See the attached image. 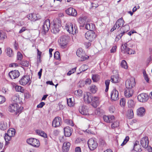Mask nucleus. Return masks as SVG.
Here are the masks:
<instances>
[{
  "instance_id": "1",
  "label": "nucleus",
  "mask_w": 152,
  "mask_h": 152,
  "mask_svg": "<svg viewBox=\"0 0 152 152\" xmlns=\"http://www.w3.org/2000/svg\"><path fill=\"white\" fill-rule=\"evenodd\" d=\"M65 29L70 34H74L76 33L77 27L72 23H68L66 25Z\"/></svg>"
},
{
  "instance_id": "2",
  "label": "nucleus",
  "mask_w": 152,
  "mask_h": 152,
  "mask_svg": "<svg viewBox=\"0 0 152 152\" xmlns=\"http://www.w3.org/2000/svg\"><path fill=\"white\" fill-rule=\"evenodd\" d=\"M88 144L90 149L92 151L95 149L98 146L96 139L94 138L90 139L88 141Z\"/></svg>"
},
{
  "instance_id": "3",
  "label": "nucleus",
  "mask_w": 152,
  "mask_h": 152,
  "mask_svg": "<svg viewBox=\"0 0 152 152\" xmlns=\"http://www.w3.org/2000/svg\"><path fill=\"white\" fill-rule=\"evenodd\" d=\"M69 40V37L67 35L61 36L58 40L60 45L62 47L66 46Z\"/></svg>"
},
{
  "instance_id": "4",
  "label": "nucleus",
  "mask_w": 152,
  "mask_h": 152,
  "mask_svg": "<svg viewBox=\"0 0 152 152\" xmlns=\"http://www.w3.org/2000/svg\"><path fill=\"white\" fill-rule=\"evenodd\" d=\"M20 83L22 85L24 86L28 84L30 85L31 81L30 79V76L28 75L23 76L19 80Z\"/></svg>"
},
{
  "instance_id": "5",
  "label": "nucleus",
  "mask_w": 152,
  "mask_h": 152,
  "mask_svg": "<svg viewBox=\"0 0 152 152\" xmlns=\"http://www.w3.org/2000/svg\"><path fill=\"white\" fill-rule=\"evenodd\" d=\"M61 26V24L58 20L56 21L54 23L53 26L51 30L52 32L55 34L58 33L60 31Z\"/></svg>"
},
{
  "instance_id": "6",
  "label": "nucleus",
  "mask_w": 152,
  "mask_h": 152,
  "mask_svg": "<svg viewBox=\"0 0 152 152\" xmlns=\"http://www.w3.org/2000/svg\"><path fill=\"white\" fill-rule=\"evenodd\" d=\"M26 142L28 144L34 147H38L40 145L39 141L35 138H30L27 140Z\"/></svg>"
},
{
  "instance_id": "7",
  "label": "nucleus",
  "mask_w": 152,
  "mask_h": 152,
  "mask_svg": "<svg viewBox=\"0 0 152 152\" xmlns=\"http://www.w3.org/2000/svg\"><path fill=\"white\" fill-rule=\"evenodd\" d=\"M135 82L134 78L131 77L129 79H127L126 81L125 85L126 88L132 89L135 86Z\"/></svg>"
},
{
  "instance_id": "8",
  "label": "nucleus",
  "mask_w": 152,
  "mask_h": 152,
  "mask_svg": "<svg viewBox=\"0 0 152 152\" xmlns=\"http://www.w3.org/2000/svg\"><path fill=\"white\" fill-rule=\"evenodd\" d=\"M85 36L88 40L92 41L96 38V35L93 31H88L85 33Z\"/></svg>"
},
{
  "instance_id": "9",
  "label": "nucleus",
  "mask_w": 152,
  "mask_h": 152,
  "mask_svg": "<svg viewBox=\"0 0 152 152\" xmlns=\"http://www.w3.org/2000/svg\"><path fill=\"white\" fill-rule=\"evenodd\" d=\"M88 107L86 105H82L79 107V111L82 115H87L88 114Z\"/></svg>"
},
{
  "instance_id": "10",
  "label": "nucleus",
  "mask_w": 152,
  "mask_h": 152,
  "mask_svg": "<svg viewBox=\"0 0 152 152\" xmlns=\"http://www.w3.org/2000/svg\"><path fill=\"white\" fill-rule=\"evenodd\" d=\"M76 54L80 58V60L81 61H84L88 59L87 57L85 56V54L83 52V50L81 48H79L77 50Z\"/></svg>"
},
{
  "instance_id": "11",
  "label": "nucleus",
  "mask_w": 152,
  "mask_h": 152,
  "mask_svg": "<svg viewBox=\"0 0 152 152\" xmlns=\"http://www.w3.org/2000/svg\"><path fill=\"white\" fill-rule=\"evenodd\" d=\"M137 99L138 101L140 102H145L148 99V95L145 93H142L137 96Z\"/></svg>"
},
{
  "instance_id": "12",
  "label": "nucleus",
  "mask_w": 152,
  "mask_h": 152,
  "mask_svg": "<svg viewBox=\"0 0 152 152\" xmlns=\"http://www.w3.org/2000/svg\"><path fill=\"white\" fill-rule=\"evenodd\" d=\"M61 119L59 117H55L53 119L52 122V126L54 127H59L61 123Z\"/></svg>"
},
{
  "instance_id": "13",
  "label": "nucleus",
  "mask_w": 152,
  "mask_h": 152,
  "mask_svg": "<svg viewBox=\"0 0 152 152\" xmlns=\"http://www.w3.org/2000/svg\"><path fill=\"white\" fill-rule=\"evenodd\" d=\"M140 143L144 148H147L148 146L149 140L147 136H145L141 139Z\"/></svg>"
},
{
  "instance_id": "14",
  "label": "nucleus",
  "mask_w": 152,
  "mask_h": 152,
  "mask_svg": "<svg viewBox=\"0 0 152 152\" xmlns=\"http://www.w3.org/2000/svg\"><path fill=\"white\" fill-rule=\"evenodd\" d=\"M27 18L31 21H35L40 18V16L39 14L31 13L27 15Z\"/></svg>"
},
{
  "instance_id": "15",
  "label": "nucleus",
  "mask_w": 152,
  "mask_h": 152,
  "mask_svg": "<svg viewBox=\"0 0 152 152\" xmlns=\"http://www.w3.org/2000/svg\"><path fill=\"white\" fill-rule=\"evenodd\" d=\"M111 98L112 100L116 101L118 100V92L115 89H113L111 93Z\"/></svg>"
},
{
  "instance_id": "16",
  "label": "nucleus",
  "mask_w": 152,
  "mask_h": 152,
  "mask_svg": "<svg viewBox=\"0 0 152 152\" xmlns=\"http://www.w3.org/2000/svg\"><path fill=\"white\" fill-rule=\"evenodd\" d=\"M9 75L12 79H15L17 78L20 75V73L18 70H14L10 72Z\"/></svg>"
},
{
  "instance_id": "17",
  "label": "nucleus",
  "mask_w": 152,
  "mask_h": 152,
  "mask_svg": "<svg viewBox=\"0 0 152 152\" xmlns=\"http://www.w3.org/2000/svg\"><path fill=\"white\" fill-rule=\"evenodd\" d=\"M92 96L89 92H87L84 95V101L86 103H89L92 101Z\"/></svg>"
},
{
  "instance_id": "18",
  "label": "nucleus",
  "mask_w": 152,
  "mask_h": 152,
  "mask_svg": "<svg viewBox=\"0 0 152 152\" xmlns=\"http://www.w3.org/2000/svg\"><path fill=\"white\" fill-rule=\"evenodd\" d=\"M50 26V21L49 19L46 20L42 26V30L45 33L47 32L49 29Z\"/></svg>"
},
{
  "instance_id": "19",
  "label": "nucleus",
  "mask_w": 152,
  "mask_h": 152,
  "mask_svg": "<svg viewBox=\"0 0 152 152\" xmlns=\"http://www.w3.org/2000/svg\"><path fill=\"white\" fill-rule=\"evenodd\" d=\"M66 13L69 15L75 16L77 15L76 10L70 7L66 10Z\"/></svg>"
},
{
  "instance_id": "20",
  "label": "nucleus",
  "mask_w": 152,
  "mask_h": 152,
  "mask_svg": "<svg viewBox=\"0 0 152 152\" xmlns=\"http://www.w3.org/2000/svg\"><path fill=\"white\" fill-rule=\"evenodd\" d=\"M18 106V105L16 103L10 104L8 107V110L12 113L16 112Z\"/></svg>"
},
{
  "instance_id": "21",
  "label": "nucleus",
  "mask_w": 152,
  "mask_h": 152,
  "mask_svg": "<svg viewBox=\"0 0 152 152\" xmlns=\"http://www.w3.org/2000/svg\"><path fill=\"white\" fill-rule=\"evenodd\" d=\"M128 43H125L122 44L121 47V52L124 53H127L129 51V48L128 47Z\"/></svg>"
},
{
  "instance_id": "22",
  "label": "nucleus",
  "mask_w": 152,
  "mask_h": 152,
  "mask_svg": "<svg viewBox=\"0 0 152 152\" xmlns=\"http://www.w3.org/2000/svg\"><path fill=\"white\" fill-rule=\"evenodd\" d=\"M91 105L94 108L96 107L99 104V98L97 96L92 97V99Z\"/></svg>"
},
{
  "instance_id": "23",
  "label": "nucleus",
  "mask_w": 152,
  "mask_h": 152,
  "mask_svg": "<svg viewBox=\"0 0 152 152\" xmlns=\"http://www.w3.org/2000/svg\"><path fill=\"white\" fill-rule=\"evenodd\" d=\"M103 119L104 121L107 123H112L114 119V116L113 115L107 116L105 115L103 116Z\"/></svg>"
},
{
  "instance_id": "24",
  "label": "nucleus",
  "mask_w": 152,
  "mask_h": 152,
  "mask_svg": "<svg viewBox=\"0 0 152 152\" xmlns=\"http://www.w3.org/2000/svg\"><path fill=\"white\" fill-rule=\"evenodd\" d=\"M72 128L69 126H66L64 129V134L66 137H69L72 134Z\"/></svg>"
},
{
  "instance_id": "25",
  "label": "nucleus",
  "mask_w": 152,
  "mask_h": 152,
  "mask_svg": "<svg viewBox=\"0 0 152 152\" xmlns=\"http://www.w3.org/2000/svg\"><path fill=\"white\" fill-rule=\"evenodd\" d=\"M133 94V91L132 89L126 88L125 89L124 95L125 96L129 98L132 96Z\"/></svg>"
},
{
  "instance_id": "26",
  "label": "nucleus",
  "mask_w": 152,
  "mask_h": 152,
  "mask_svg": "<svg viewBox=\"0 0 152 152\" xmlns=\"http://www.w3.org/2000/svg\"><path fill=\"white\" fill-rule=\"evenodd\" d=\"M70 143L69 142H64L63 145L62 149L63 152H67L69 150Z\"/></svg>"
},
{
  "instance_id": "27",
  "label": "nucleus",
  "mask_w": 152,
  "mask_h": 152,
  "mask_svg": "<svg viewBox=\"0 0 152 152\" xmlns=\"http://www.w3.org/2000/svg\"><path fill=\"white\" fill-rule=\"evenodd\" d=\"M139 143V142L136 141L134 144L133 150L136 151L140 152L142 151V150L141 149V146L140 145Z\"/></svg>"
},
{
  "instance_id": "28",
  "label": "nucleus",
  "mask_w": 152,
  "mask_h": 152,
  "mask_svg": "<svg viewBox=\"0 0 152 152\" xmlns=\"http://www.w3.org/2000/svg\"><path fill=\"white\" fill-rule=\"evenodd\" d=\"M7 123L5 122L2 121L0 122V129L4 131L6 130L8 128Z\"/></svg>"
},
{
  "instance_id": "29",
  "label": "nucleus",
  "mask_w": 152,
  "mask_h": 152,
  "mask_svg": "<svg viewBox=\"0 0 152 152\" xmlns=\"http://www.w3.org/2000/svg\"><path fill=\"white\" fill-rule=\"evenodd\" d=\"M87 18L86 17L84 16L80 17L78 20V22L81 25V26H83L86 24L87 21Z\"/></svg>"
},
{
  "instance_id": "30",
  "label": "nucleus",
  "mask_w": 152,
  "mask_h": 152,
  "mask_svg": "<svg viewBox=\"0 0 152 152\" xmlns=\"http://www.w3.org/2000/svg\"><path fill=\"white\" fill-rule=\"evenodd\" d=\"M145 113V109L143 107H141L137 110L138 115L142 117L143 116Z\"/></svg>"
},
{
  "instance_id": "31",
  "label": "nucleus",
  "mask_w": 152,
  "mask_h": 152,
  "mask_svg": "<svg viewBox=\"0 0 152 152\" xmlns=\"http://www.w3.org/2000/svg\"><path fill=\"white\" fill-rule=\"evenodd\" d=\"M124 23V21L123 20L122 18H120L118 19L116 22V25H117L118 28L120 27L122 25L123 26Z\"/></svg>"
},
{
  "instance_id": "32",
  "label": "nucleus",
  "mask_w": 152,
  "mask_h": 152,
  "mask_svg": "<svg viewBox=\"0 0 152 152\" xmlns=\"http://www.w3.org/2000/svg\"><path fill=\"white\" fill-rule=\"evenodd\" d=\"M111 81L113 83H116L119 82V80L118 76L117 75H113L111 77Z\"/></svg>"
},
{
  "instance_id": "33",
  "label": "nucleus",
  "mask_w": 152,
  "mask_h": 152,
  "mask_svg": "<svg viewBox=\"0 0 152 152\" xmlns=\"http://www.w3.org/2000/svg\"><path fill=\"white\" fill-rule=\"evenodd\" d=\"M6 53L8 56L10 57H12L14 55L12 50L9 47H8L6 49Z\"/></svg>"
},
{
  "instance_id": "34",
  "label": "nucleus",
  "mask_w": 152,
  "mask_h": 152,
  "mask_svg": "<svg viewBox=\"0 0 152 152\" xmlns=\"http://www.w3.org/2000/svg\"><path fill=\"white\" fill-rule=\"evenodd\" d=\"M85 132L88 134H95L96 133L95 129L94 128H89L85 130Z\"/></svg>"
},
{
  "instance_id": "35",
  "label": "nucleus",
  "mask_w": 152,
  "mask_h": 152,
  "mask_svg": "<svg viewBox=\"0 0 152 152\" xmlns=\"http://www.w3.org/2000/svg\"><path fill=\"white\" fill-rule=\"evenodd\" d=\"M15 130L14 129H10L7 132V134L11 137H13L15 135Z\"/></svg>"
},
{
  "instance_id": "36",
  "label": "nucleus",
  "mask_w": 152,
  "mask_h": 152,
  "mask_svg": "<svg viewBox=\"0 0 152 152\" xmlns=\"http://www.w3.org/2000/svg\"><path fill=\"white\" fill-rule=\"evenodd\" d=\"M7 37L6 33L2 31H0V40L3 41Z\"/></svg>"
},
{
  "instance_id": "37",
  "label": "nucleus",
  "mask_w": 152,
  "mask_h": 152,
  "mask_svg": "<svg viewBox=\"0 0 152 152\" xmlns=\"http://www.w3.org/2000/svg\"><path fill=\"white\" fill-rule=\"evenodd\" d=\"M36 132L38 135L44 137H47V134L43 131H42L39 130H37L36 131Z\"/></svg>"
},
{
  "instance_id": "38",
  "label": "nucleus",
  "mask_w": 152,
  "mask_h": 152,
  "mask_svg": "<svg viewBox=\"0 0 152 152\" xmlns=\"http://www.w3.org/2000/svg\"><path fill=\"white\" fill-rule=\"evenodd\" d=\"M98 88L95 85H92L90 86V91L93 94L95 93L97 91Z\"/></svg>"
},
{
  "instance_id": "39",
  "label": "nucleus",
  "mask_w": 152,
  "mask_h": 152,
  "mask_svg": "<svg viewBox=\"0 0 152 152\" xmlns=\"http://www.w3.org/2000/svg\"><path fill=\"white\" fill-rule=\"evenodd\" d=\"M127 116L129 119L132 118L134 116L133 110L131 109L128 110Z\"/></svg>"
},
{
  "instance_id": "40",
  "label": "nucleus",
  "mask_w": 152,
  "mask_h": 152,
  "mask_svg": "<svg viewBox=\"0 0 152 152\" xmlns=\"http://www.w3.org/2000/svg\"><path fill=\"white\" fill-rule=\"evenodd\" d=\"M127 104L129 107L132 108L134 106L135 103L133 100L131 99L128 100Z\"/></svg>"
},
{
  "instance_id": "41",
  "label": "nucleus",
  "mask_w": 152,
  "mask_h": 152,
  "mask_svg": "<svg viewBox=\"0 0 152 152\" xmlns=\"http://www.w3.org/2000/svg\"><path fill=\"white\" fill-rule=\"evenodd\" d=\"M92 79L94 82H97L99 79V76L98 75H93L92 76Z\"/></svg>"
},
{
  "instance_id": "42",
  "label": "nucleus",
  "mask_w": 152,
  "mask_h": 152,
  "mask_svg": "<svg viewBox=\"0 0 152 152\" xmlns=\"http://www.w3.org/2000/svg\"><path fill=\"white\" fill-rule=\"evenodd\" d=\"M85 28L88 30L90 31H93V25L92 24L87 23L85 26Z\"/></svg>"
},
{
  "instance_id": "43",
  "label": "nucleus",
  "mask_w": 152,
  "mask_h": 152,
  "mask_svg": "<svg viewBox=\"0 0 152 152\" xmlns=\"http://www.w3.org/2000/svg\"><path fill=\"white\" fill-rule=\"evenodd\" d=\"M15 89L17 91L23 93L24 92V89L23 87L18 86H16L15 87Z\"/></svg>"
},
{
  "instance_id": "44",
  "label": "nucleus",
  "mask_w": 152,
  "mask_h": 152,
  "mask_svg": "<svg viewBox=\"0 0 152 152\" xmlns=\"http://www.w3.org/2000/svg\"><path fill=\"white\" fill-rule=\"evenodd\" d=\"M121 66V67L125 69H127L128 68L127 63L126 61L124 60H123L122 61Z\"/></svg>"
},
{
  "instance_id": "45",
  "label": "nucleus",
  "mask_w": 152,
  "mask_h": 152,
  "mask_svg": "<svg viewBox=\"0 0 152 152\" xmlns=\"http://www.w3.org/2000/svg\"><path fill=\"white\" fill-rule=\"evenodd\" d=\"M121 30L125 31V32H127L129 29V27L128 25H125L121 27Z\"/></svg>"
},
{
  "instance_id": "46",
  "label": "nucleus",
  "mask_w": 152,
  "mask_h": 152,
  "mask_svg": "<svg viewBox=\"0 0 152 152\" xmlns=\"http://www.w3.org/2000/svg\"><path fill=\"white\" fill-rule=\"evenodd\" d=\"M110 83V80H107L105 81V84L106 86V89L105 91L107 92L108 91L109 89V86Z\"/></svg>"
},
{
  "instance_id": "47",
  "label": "nucleus",
  "mask_w": 152,
  "mask_h": 152,
  "mask_svg": "<svg viewBox=\"0 0 152 152\" xmlns=\"http://www.w3.org/2000/svg\"><path fill=\"white\" fill-rule=\"evenodd\" d=\"M94 113L95 115L100 116L102 113V110L99 108H97L94 110Z\"/></svg>"
},
{
  "instance_id": "48",
  "label": "nucleus",
  "mask_w": 152,
  "mask_h": 152,
  "mask_svg": "<svg viewBox=\"0 0 152 152\" xmlns=\"http://www.w3.org/2000/svg\"><path fill=\"white\" fill-rule=\"evenodd\" d=\"M88 68V66L86 65H83L81 66L80 68V70L81 71V72L84 71L87 69Z\"/></svg>"
},
{
  "instance_id": "49",
  "label": "nucleus",
  "mask_w": 152,
  "mask_h": 152,
  "mask_svg": "<svg viewBox=\"0 0 152 152\" xmlns=\"http://www.w3.org/2000/svg\"><path fill=\"white\" fill-rule=\"evenodd\" d=\"M64 122L67 124L71 126H73V124L72 121L70 120L66 119L64 120Z\"/></svg>"
},
{
  "instance_id": "50",
  "label": "nucleus",
  "mask_w": 152,
  "mask_h": 152,
  "mask_svg": "<svg viewBox=\"0 0 152 152\" xmlns=\"http://www.w3.org/2000/svg\"><path fill=\"white\" fill-rule=\"evenodd\" d=\"M67 104L70 107H71L73 106V102L72 101L71 98L67 99Z\"/></svg>"
},
{
  "instance_id": "51",
  "label": "nucleus",
  "mask_w": 152,
  "mask_h": 152,
  "mask_svg": "<svg viewBox=\"0 0 152 152\" xmlns=\"http://www.w3.org/2000/svg\"><path fill=\"white\" fill-rule=\"evenodd\" d=\"M119 125V122L118 121H116L114 122L111 125V127L112 128H114L118 127Z\"/></svg>"
},
{
  "instance_id": "52",
  "label": "nucleus",
  "mask_w": 152,
  "mask_h": 152,
  "mask_svg": "<svg viewBox=\"0 0 152 152\" xmlns=\"http://www.w3.org/2000/svg\"><path fill=\"white\" fill-rule=\"evenodd\" d=\"M11 137H12L6 133L4 137V138L5 140V141H9L11 140Z\"/></svg>"
},
{
  "instance_id": "53",
  "label": "nucleus",
  "mask_w": 152,
  "mask_h": 152,
  "mask_svg": "<svg viewBox=\"0 0 152 152\" xmlns=\"http://www.w3.org/2000/svg\"><path fill=\"white\" fill-rule=\"evenodd\" d=\"M6 98L4 96L0 95V104H2L6 101Z\"/></svg>"
},
{
  "instance_id": "54",
  "label": "nucleus",
  "mask_w": 152,
  "mask_h": 152,
  "mask_svg": "<svg viewBox=\"0 0 152 152\" xmlns=\"http://www.w3.org/2000/svg\"><path fill=\"white\" fill-rule=\"evenodd\" d=\"M76 67L74 68L69 71L67 73V75H70L72 74L73 73L76 71Z\"/></svg>"
},
{
  "instance_id": "55",
  "label": "nucleus",
  "mask_w": 152,
  "mask_h": 152,
  "mask_svg": "<svg viewBox=\"0 0 152 152\" xmlns=\"http://www.w3.org/2000/svg\"><path fill=\"white\" fill-rule=\"evenodd\" d=\"M54 57L57 60H58L60 58V54L59 52L56 51L54 53Z\"/></svg>"
},
{
  "instance_id": "56",
  "label": "nucleus",
  "mask_w": 152,
  "mask_h": 152,
  "mask_svg": "<svg viewBox=\"0 0 152 152\" xmlns=\"http://www.w3.org/2000/svg\"><path fill=\"white\" fill-rule=\"evenodd\" d=\"M129 139V137L128 136L126 137L124 139L123 142L121 144V145L122 146L124 145L128 142Z\"/></svg>"
},
{
  "instance_id": "57",
  "label": "nucleus",
  "mask_w": 152,
  "mask_h": 152,
  "mask_svg": "<svg viewBox=\"0 0 152 152\" xmlns=\"http://www.w3.org/2000/svg\"><path fill=\"white\" fill-rule=\"evenodd\" d=\"M23 58L22 54L20 52L17 53V59L18 60H21Z\"/></svg>"
},
{
  "instance_id": "58",
  "label": "nucleus",
  "mask_w": 152,
  "mask_h": 152,
  "mask_svg": "<svg viewBox=\"0 0 152 152\" xmlns=\"http://www.w3.org/2000/svg\"><path fill=\"white\" fill-rule=\"evenodd\" d=\"M82 93V91L80 89L76 91L75 92V94L77 96H80Z\"/></svg>"
},
{
  "instance_id": "59",
  "label": "nucleus",
  "mask_w": 152,
  "mask_h": 152,
  "mask_svg": "<svg viewBox=\"0 0 152 152\" xmlns=\"http://www.w3.org/2000/svg\"><path fill=\"white\" fill-rule=\"evenodd\" d=\"M120 103L121 106H124L126 103L125 99L124 98H121L120 100Z\"/></svg>"
},
{
  "instance_id": "60",
  "label": "nucleus",
  "mask_w": 152,
  "mask_h": 152,
  "mask_svg": "<svg viewBox=\"0 0 152 152\" xmlns=\"http://www.w3.org/2000/svg\"><path fill=\"white\" fill-rule=\"evenodd\" d=\"M21 64L25 66H28L29 65V62L27 61H22L21 63Z\"/></svg>"
},
{
  "instance_id": "61",
  "label": "nucleus",
  "mask_w": 152,
  "mask_h": 152,
  "mask_svg": "<svg viewBox=\"0 0 152 152\" xmlns=\"http://www.w3.org/2000/svg\"><path fill=\"white\" fill-rule=\"evenodd\" d=\"M122 32L121 33L118 35L116 36V38H117L118 39H120L121 38L122 36L123 35H124L125 33H126L127 32H125V31H122Z\"/></svg>"
},
{
  "instance_id": "62",
  "label": "nucleus",
  "mask_w": 152,
  "mask_h": 152,
  "mask_svg": "<svg viewBox=\"0 0 152 152\" xmlns=\"http://www.w3.org/2000/svg\"><path fill=\"white\" fill-rule=\"evenodd\" d=\"M99 144H100L101 145L104 146L106 144V143L104 141V140L102 139H100L99 140Z\"/></svg>"
},
{
  "instance_id": "63",
  "label": "nucleus",
  "mask_w": 152,
  "mask_h": 152,
  "mask_svg": "<svg viewBox=\"0 0 152 152\" xmlns=\"http://www.w3.org/2000/svg\"><path fill=\"white\" fill-rule=\"evenodd\" d=\"M115 110V108L113 106H111L109 108V111L110 113H113Z\"/></svg>"
},
{
  "instance_id": "64",
  "label": "nucleus",
  "mask_w": 152,
  "mask_h": 152,
  "mask_svg": "<svg viewBox=\"0 0 152 152\" xmlns=\"http://www.w3.org/2000/svg\"><path fill=\"white\" fill-rule=\"evenodd\" d=\"M135 53V50H133L132 49H130L129 48V51L127 53V54L131 55L132 54H134Z\"/></svg>"
}]
</instances>
